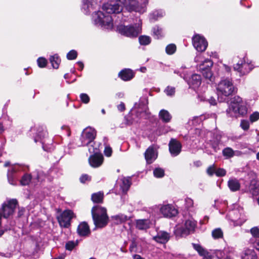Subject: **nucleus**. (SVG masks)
Segmentation results:
<instances>
[{
  "instance_id": "1",
  "label": "nucleus",
  "mask_w": 259,
  "mask_h": 259,
  "mask_svg": "<svg viewBox=\"0 0 259 259\" xmlns=\"http://www.w3.org/2000/svg\"><path fill=\"white\" fill-rule=\"evenodd\" d=\"M247 112L246 103L241 97L236 96L231 99L229 107L226 110L228 116L237 118L243 116Z\"/></svg>"
},
{
  "instance_id": "2",
  "label": "nucleus",
  "mask_w": 259,
  "mask_h": 259,
  "mask_svg": "<svg viewBox=\"0 0 259 259\" xmlns=\"http://www.w3.org/2000/svg\"><path fill=\"white\" fill-rule=\"evenodd\" d=\"M217 92L219 99L221 102H223L226 98L235 93L236 89L231 78H222L217 85Z\"/></svg>"
},
{
  "instance_id": "3",
  "label": "nucleus",
  "mask_w": 259,
  "mask_h": 259,
  "mask_svg": "<svg viewBox=\"0 0 259 259\" xmlns=\"http://www.w3.org/2000/svg\"><path fill=\"white\" fill-rule=\"evenodd\" d=\"M92 20L96 25L110 30L114 26L112 17L109 15H105L101 11H96L92 14Z\"/></svg>"
},
{
  "instance_id": "4",
  "label": "nucleus",
  "mask_w": 259,
  "mask_h": 259,
  "mask_svg": "<svg viewBox=\"0 0 259 259\" xmlns=\"http://www.w3.org/2000/svg\"><path fill=\"white\" fill-rule=\"evenodd\" d=\"M92 215L96 227L103 228L107 224L108 217L105 208L99 206H94L92 209Z\"/></svg>"
},
{
  "instance_id": "5",
  "label": "nucleus",
  "mask_w": 259,
  "mask_h": 259,
  "mask_svg": "<svg viewBox=\"0 0 259 259\" xmlns=\"http://www.w3.org/2000/svg\"><path fill=\"white\" fill-rule=\"evenodd\" d=\"M197 226V222L192 217H190L186 219L183 225H178L175 230L177 236L185 237L193 233Z\"/></svg>"
},
{
  "instance_id": "6",
  "label": "nucleus",
  "mask_w": 259,
  "mask_h": 259,
  "mask_svg": "<svg viewBox=\"0 0 259 259\" xmlns=\"http://www.w3.org/2000/svg\"><path fill=\"white\" fill-rule=\"evenodd\" d=\"M236 207L230 210L227 214V218L230 224L233 226H241L246 221L243 208L236 205Z\"/></svg>"
},
{
  "instance_id": "7",
  "label": "nucleus",
  "mask_w": 259,
  "mask_h": 259,
  "mask_svg": "<svg viewBox=\"0 0 259 259\" xmlns=\"http://www.w3.org/2000/svg\"><path fill=\"white\" fill-rule=\"evenodd\" d=\"M96 136V130L91 127H88L83 130L80 137L81 146H88L94 148L93 143Z\"/></svg>"
},
{
  "instance_id": "8",
  "label": "nucleus",
  "mask_w": 259,
  "mask_h": 259,
  "mask_svg": "<svg viewBox=\"0 0 259 259\" xmlns=\"http://www.w3.org/2000/svg\"><path fill=\"white\" fill-rule=\"evenodd\" d=\"M127 9L130 11H135L140 14L144 13L146 11V6L148 0H127Z\"/></svg>"
},
{
  "instance_id": "9",
  "label": "nucleus",
  "mask_w": 259,
  "mask_h": 259,
  "mask_svg": "<svg viewBox=\"0 0 259 259\" xmlns=\"http://www.w3.org/2000/svg\"><path fill=\"white\" fill-rule=\"evenodd\" d=\"M18 201L16 199L7 200L2 205L1 212H3V216L4 218H8L13 215L17 206Z\"/></svg>"
},
{
  "instance_id": "10",
  "label": "nucleus",
  "mask_w": 259,
  "mask_h": 259,
  "mask_svg": "<svg viewBox=\"0 0 259 259\" xmlns=\"http://www.w3.org/2000/svg\"><path fill=\"white\" fill-rule=\"evenodd\" d=\"M89 151L90 153L94 154L89 159L90 165L95 168L100 166L103 162L104 157L102 154L98 153V149L96 148L89 147Z\"/></svg>"
},
{
  "instance_id": "11",
  "label": "nucleus",
  "mask_w": 259,
  "mask_h": 259,
  "mask_svg": "<svg viewBox=\"0 0 259 259\" xmlns=\"http://www.w3.org/2000/svg\"><path fill=\"white\" fill-rule=\"evenodd\" d=\"M253 67L254 66L251 62L248 60H246L245 58L240 60L234 66V70L239 72L240 75H243L249 73Z\"/></svg>"
},
{
  "instance_id": "12",
  "label": "nucleus",
  "mask_w": 259,
  "mask_h": 259,
  "mask_svg": "<svg viewBox=\"0 0 259 259\" xmlns=\"http://www.w3.org/2000/svg\"><path fill=\"white\" fill-rule=\"evenodd\" d=\"M192 44L198 52H202L206 50L208 43L205 37L199 34H196L192 38Z\"/></svg>"
},
{
  "instance_id": "13",
  "label": "nucleus",
  "mask_w": 259,
  "mask_h": 259,
  "mask_svg": "<svg viewBox=\"0 0 259 259\" xmlns=\"http://www.w3.org/2000/svg\"><path fill=\"white\" fill-rule=\"evenodd\" d=\"M154 209H159L163 217L166 218H172L175 217L178 214L177 209L171 204H164L160 205V207L155 206Z\"/></svg>"
},
{
  "instance_id": "14",
  "label": "nucleus",
  "mask_w": 259,
  "mask_h": 259,
  "mask_svg": "<svg viewBox=\"0 0 259 259\" xmlns=\"http://www.w3.org/2000/svg\"><path fill=\"white\" fill-rule=\"evenodd\" d=\"M45 175L42 172H37L36 176L33 175V177L29 174H25L22 178L20 183L22 185H27L31 182L34 184H36L39 182H41L44 180Z\"/></svg>"
},
{
  "instance_id": "15",
  "label": "nucleus",
  "mask_w": 259,
  "mask_h": 259,
  "mask_svg": "<svg viewBox=\"0 0 259 259\" xmlns=\"http://www.w3.org/2000/svg\"><path fill=\"white\" fill-rule=\"evenodd\" d=\"M73 217L74 213L71 210H65L57 217V220L61 227L68 228L70 226V221Z\"/></svg>"
},
{
  "instance_id": "16",
  "label": "nucleus",
  "mask_w": 259,
  "mask_h": 259,
  "mask_svg": "<svg viewBox=\"0 0 259 259\" xmlns=\"http://www.w3.org/2000/svg\"><path fill=\"white\" fill-rule=\"evenodd\" d=\"M141 24L140 20H139L138 23L134 25L125 26L120 24L116 26V30L119 32H140L142 31Z\"/></svg>"
},
{
  "instance_id": "17",
  "label": "nucleus",
  "mask_w": 259,
  "mask_h": 259,
  "mask_svg": "<svg viewBox=\"0 0 259 259\" xmlns=\"http://www.w3.org/2000/svg\"><path fill=\"white\" fill-rule=\"evenodd\" d=\"M169 151L173 157L178 156L181 152L182 144L176 139H172L168 144Z\"/></svg>"
},
{
  "instance_id": "18",
  "label": "nucleus",
  "mask_w": 259,
  "mask_h": 259,
  "mask_svg": "<svg viewBox=\"0 0 259 259\" xmlns=\"http://www.w3.org/2000/svg\"><path fill=\"white\" fill-rule=\"evenodd\" d=\"M103 9L108 14H119L122 11L123 7L118 4L107 3L103 6Z\"/></svg>"
},
{
  "instance_id": "19",
  "label": "nucleus",
  "mask_w": 259,
  "mask_h": 259,
  "mask_svg": "<svg viewBox=\"0 0 259 259\" xmlns=\"http://www.w3.org/2000/svg\"><path fill=\"white\" fill-rule=\"evenodd\" d=\"M82 10L86 15H89L97 6V3L94 0H82Z\"/></svg>"
},
{
  "instance_id": "20",
  "label": "nucleus",
  "mask_w": 259,
  "mask_h": 259,
  "mask_svg": "<svg viewBox=\"0 0 259 259\" xmlns=\"http://www.w3.org/2000/svg\"><path fill=\"white\" fill-rule=\"evenodd\" d=\"M157 157V153L153 146L149 147L145 152V158L148 163H152Z\"/></svg>"
},
{
  "instance_id": "21",
  "label": "nucleus",
  "mask_w": 259,
  "mask_h": 259,
  "mask_svg": "<svg viewBox=\"0 0 259 259\" xmlns=\"http://www.w3.org/2000/svg\"><path fill=\"white\" fill-rule=\"evenodd\" d=\"M153 239L158 243L165 244L169 240L170 234L165 231H159Z\"/></svg>"
},
{
  "instance_id": "22",
  "label": "nucleus",
  "mask_w": 259,
  "mask_h": 259,
  "mask_svg": "<svg viewBox=\"0 0 259 259\" xmlns=\"http://www.w3.org/2000/svg\"><path fill=\"white\" fill-rule=\"evenodd\" d=\"M187 81L190 87L195 89L198 87L201 83V76L197 74H194Z\"/></svg>"
},
{
  "instance_id": "23",
  "label": "nucleus",
  "mask_w": 259,
  "mask_h": 259,
  "mask_svg": "<svg viewBox=\"0 0 259 259\" xmlns=\"http://www.w3.org/2000/svg\"><path fill=\"white\" fill-rule=\"evenodd\" d=\"M135 221L136 228L140 230H147L151 225V222L149 219H139Z\"/></svg>"
},
{
  "instance_id": "24",
  "label": "nucleus",
  "mask_w": 259,
  "mask_h": 259,
  "mask_svg": "<svg viewBox=\"0 0 259 259\" xmlns=\"http://www.w3.org/2000/svg\"><path fill=\"white\" fill-rule=\"evenodd\" d=\"M47 135V132L42 127H38L37 129L35 136L34 137V141L35 143L40 142L42 145H44L45 143L44 139Z\"/></svg>"
},
{
  "instance_id": "25",
  "label": "nucleus",
  "mask_w": 259,
  "mask_h": 259,
  "mask_svg": "<svg viewBox=\"0 0 259 259\" xmlns=\"http://www.w3.org/2000/svg\"><path fill=\"white\" fill-rule=\"evenodd\" d=\"M118 76L122 80L128 81L134 77V73L130 69H124L119 72Z\"/></svg>"
},
{
  "instance_id": "26",
  "label": "nucleus",
  "mask_w": 259,
  "mask_h": 259,
  "mask_svg": "<svg viewBox=\"0 0 259 259\" xmlns=\"http://www.w3.org/2000/svg\"><path fill=\"white\" fill-rule=\"evenodd\" d=\"M77 233L81 236L88 235L90 233L88 225L85 222L80 223L77 228Z\"/></svg>"
},
{
  "instance_id": "27",
  "label": "nucleus",
  "mask_w": 259,
  "mask_h": 259,
  "mask_svg": "<svg viewBox=\"0 0 259 259\" xmlns=\"http://www.w3.org/2000/svg\"><path fill=\"white\" fill-rule=\"evenodd\" d=\"M213 63L210 59H205L202 63L197 64V67L199 71H205L210 69Z\"/></svg>"
},
{
  "instance_id": "28",
  "label": "nucleus",
  "mask_w": 259,
  "mask_h": 259,
  "mask_svg": "<svg viewBox=\"0 0 259 259\" xmlns=\"http://www.w3.org/2000/svg\"><path fill=\"white\" fill-rule=\"evenodd\" d=\"M228 186L232 192H236L240 189V184L239 181L236 179H230L228 182Z\"/></svg>"
},
{
  "instance_id": "29",
  "label": "nucleus",
  "mask_w": 259,
  "mask_h": 259,
  "mask_svg": "<svg viewBox=\"0 0 259 259\" xmlns=\"http://www.w3.org/2000/svg\"><path fill=\"white\" fill-rule=\"evenodd\" d=\"M222 153L223 156L226 158H230L233 157L234 155H240L241 152L238 151H234L232 148L227 147L223 150Z\"/></svg>"
},
{
  "instance_id": "30",
  "label": "nucleus",
  "mask_w": 259,
  "mask_h": 259,
  "mask_svg": "<svg viewBox=\"0 0 259 259\" xmlns=\"http://www.w3.org/2000/svg\"><path fill=\"white\" fill-rule=\"evenodd\" d=\"M131 185L130 178H123L121 179V184L120 187L123 193H126L129 189Z\"/></svg>"
},
{
  "instance_id": "31",
  "label": "nucleus",
  "mask_w": 259,
  "mask_h": 259,
  "mask_svg": "<svg viewBox=\"0 0 259 259\" xmlns=\"http://www.w3.org/2000/svg\"><path fill=\"white\" fill-rule=\"evenodd\" d=\"M241 259H256V254L253 249H246L244 250Z\"/></svg>"
},
{
  "instance_id": "32",
  "label": "nucleus",
  "mask_w": 259,
  "mask_h": 259,
  "mask_svg": "<svg viewBox=\"0 0 259 259\" xmlns=\"http://www.w3.org/2000/svg\"><path fill=\"white\" fill-rule=\"evenodd\" d=\"M159 118L163 122H168L171 118V116L169 112L166 110L162 109L159 113Z\"/></svg>"
},
{
  "instance_id": "33",
  "label": "nucleus",
  "mask_w": 259,
  "mask_h": 259,
  "mask_svg": "<svg viewBox=\"0 0 259 259\" xmlns=\"http://www.w3.org/2000/svg\"><path fill=\"white\" fill-rule=\"evenodd\" d=\"M16 166H13L11 170H8L7 177L9 183L11 185H15L16 181L14 174L17 171Z\"/></svg>"
},
{
  "instance_id": "34",
  "label": "nucleus",
  "mask_w": 259,
  "mask_h": 259,
  "mask_svg": "<svg viewBox=\"0 0 259 259\" xmlns=\"http://www.w3.org/2000/svg\"><path fill=\"white\" fill-rule=\"evenodd\" d=\"M104 193L102 192L95 193L92 195V200L94 203H100L103 202Z\"/></svg>"
},
{
  "instance_id": "35",
  "label": "nucleus",
  "mask_w": 259,
  "mask_h": 259,
  "mask_svg": "<svg viewBox=\"0 0 259 259\" xmlns=\"http://www.w3.org/2000/svg\"><path fill=\"white\" fill-rule=\"evenodd\" d=\"M50 61L53 68L58 69L61 62V59L58 55L55 54L50 57Z\"/></svg>"
},
{
  "instance_id": "36",
  "label": "nucleus",
  "mask_w": 259,
  "mask_h": 259,
  "mask_svg": "<svg viewBox=\"0 0 259 259\" xmlns=\"http://www.w3.org/2000/svg\"><path fill=\"white\" fill-rule=\"evenodd\" d=\"M112 218L115 221V223L117 224L124 222L128 220L127 215L121 213L114 215Z\"/></svg>"
},
{
  "instance_id": "37",
  "label": "nucleus",
  "mask_w": 259,
  "mask_h": 259,
  "mask_svg": "<svg viewBox=\"0 0 259 259\" xmlns=\"http://www.w3.org/2000/svg\"><path fill=\"white\" fill-rule=\"evenodd\" d=\"M164 15V12L161 10L155 11L150 14V20L151 21H156L158 18L162 17Z\"/></svg>"
},
{
  "instance_id": "38",
  "label": "nucleus",
  "mask_w": 259,
  "mask_h": 259,
  "mask_svg": "<svg viewBox=\"0 0 259 259\" xmlns=\"http://www.w3.org/2000/svg\"><path fill=\"white\" fill-rule=\"evenodd\" d=\"M211 235L213 239H218L223 237V232L221 228H216L212 231Z\"/></svg>"
},
{
  "instance_id": "39",
  "label": "nucleus",
  "mask_w": 259,
  "mask_h": 259,
  "mask_svg": "<svg viewBox=\"0 0 259 259\" xmlns=\"http://www.w3.org/2000/svg\"><path fill=\"white\" fill-rule=\"evenodd\" d=\"M192 245L193 248L198 252L200 255H205L207 254V251L199 244L193 243Z\"/></svg>"
},
{
  "instance_id": "40",
  "label": "nucleus",
  "mask_w": 259,
  "mask_h": 259,
  "mask_svg": "<svg viewBox=\"0 0 259 259\" xmlns=\"http://www.w3.org/2000/svg\"><path fill=\"white\" fill-rule=\"evenodd\" d=\"M139 41L141 45L146 46L149 45L150 43L151 38L147 35H141L139 37Z\"/></svg>"
},
{
  "instance_id": "41",
  "label": "nucleus",
  "mask_w": 259,
  "mask_h": 259,
  "mask_svg": "<svg viewBox=\"0 0 259 259\" xmlns=\"http://www.w3.org/2000/svg\"><path fill=\"white\" fill-rule=\"evenodd\" d=\"M176 46L174 44L167 45L165 48V52L168 55H172L176 51Z\"/></svg>"
},
{
  "instance_id": "42",
  "label": "nucleus",
  "mask_w": 259,
  "mask_h": 259,
  "mask_svg": "<svg viewBox=\"0 0 259 259\" xmlns=\"http://www.w3.org/2000/svg\"><path fill=\"white\" fill-rule=\"evenodd\" d=\"M153 175L156 178H162L164 175V170L163 169L160 167L156 168L153 170Z\"/></svg>"
},
{
  "instance_id": "43",
  "label": "nucleus",
  "mask_w": 259,
  "mask_h": 259,
  "mask_svg": "<svg viewBox=\"0 0 259 259\" xmlns=\"http://www.w3.org/2000/svg\"><path fill=\"white\" fill-rule=\"evenodd\" d=\"M185 202L186 208L190 211H192L194 207L193 200L190 198H186Z\"/></svg>"
},
{
  "instance_id": "44",
  "label": "nucleus",
  "mask_w": 259,
  "mask_h": 259,
  "mask_svg": "<svg viewBox=\"0 0 259 259\" xmlns=\"http://www.w3.org/2000/svg\"><path fill=\"white\" fill-rule=\"evenodd\" d=\"M250 232L253 237V240L259 239V228L257 227H254L250 230Z\"/></svg>"
},
{
  "instance_id": "45",
  "label": "nucleus",
  "mask_w": 259,
  "mask_h": 259,
  "mask_svg": "<svg viewBox=\"0 0 259 259\" xmlns=\"http://www.w3.org/2000/svg\"><path fill=\"white\" fill-rule=\"evenodd\" d=\"M77 57V52L74 50L70 51L66 55L67 59L69 60L75 59Z\"/></svg>"
},
{
  "instance_id": "46",
  "label": "nucleus",
  "mask_w": 259,
  "mask_h": 259,
  "mask_svg": "<svg viewBox=\"0 0 259 259\" xmlns=\"http://www.w3.org/2000/svg\"><path fill=\"white\" fill-rule=\"evenodd\" d=\"M164 93L168 96H174L175 94V88L173 87L168 86L164 90Z\"/></svg>"
},
{
  "instance_id": "47",
  "label": "nucleus",
  "mask_w": 259,
  "mask_h": 259,
  "mask_svg": "<svg viewBox=\"0 0 259 259\" xmlns=\"http://www.w3.org/2000/svg\"><path fill=\"white\" fill-rule=\"evenodd\" d=\"M203 76L206 79H209V80H211L212 77V73L211 72L210 69L208 70H205V71H200Z\"/></svg>"
},
{
  "instance_id": "48",
  "label": "nucleus",
  "mask_w": 259,
  "mask_h": 259,
  "mask_svg": "<svg viewBox=\"0 0 259 259\" xmlns=\"http://www.w3.org/2000/svg\"><path fill=\"white\" fill-rule=\"evenodd\" d=\"M77 244V242L69 241L66 243L65 248L67 250H72Z\"/></svg>"
},
{
  "instance_id": "49",
  "label": "nucleus",
  "mask_w": 259,
  "mask_h": 259,
  "mask_svg": "<svg viewBox=\"0 0 259 259\" xmlns=\"http://www.w3.org/2000/svg\"><path fill=\"white\" fill-rule=\"evenodd\" d=\"M209 118H212L215 119L217 118V115L214 113H210V114L207 113V114H205L204 115H201L199 117H196V118L199 119L201 120L202 119H205Z\"/></svg>"
},
{
  "instance_id": "50",
  "label": "nucleus",
  "mask_w": 259,
  "mask_h": 259,
  "mask_svg": "<svg viewBox=\"0 0 259 259\" xmlns=\"http://www.w3.org/2000/svg\"><path fill=\"white\" fill-rule=\"evenodd\" d=\"M37 63L40 68L45 67L47 64V60L43 57H39L37 59Z\"/></svg>"
},
{
  "instance_id": "51",
  "label": "nucleus",
  "mask_w": 259,
  "mask_h": 259,
  "mask_svg": "<svg viewBox=\"0 0 259 259\" xmlns=\"http://www.w3.org/2000/svg\"><path fill=\"white\" fill-rule=\"evenodd\" d=\"M215 170H216V168H215V165L212 164V165L209 166L207 168V169L206 170V172H207V174L209 176H212L214 175V174L215 173Z\"/></svg>"
},
{
  "instance_id": "52",
  "label": "nucleus",
  "mask_w": 259,
  "mask_h": 259,
  "mask_svg": "<svg viewBox=\"0 0 259 259\" xmlns=\"http://www.w3.org/2000/svg\"><path fill=\"white\" fill-rule=\"evenodd\" d=\"M215 174L217 177H223L226 175V171L222 168H216Z\"/></svg>"
},
{
  "instance_id": "53",
  "label": "nucleus",
  "mask_w": 259,
  "mask_h": 259,
  "mask_svg": "<svg viewBox=\"0 0 259 259\" xmlns=\"http://www.w3.org/2000/svg\"><path fill=\"white\" fill-rule=\"evenodd\" d=\"M80 98L81 101L83 103L87 104L90 101V97L87 94H84V93L81 94L80 95Z\"/></svg>"
},
{
  "instance_id": "54",
  "label": "nucleus",
  "mask_w": 259,
  "mask_h": 259,
  "mask_svg": "<svg viewBox=\"0 0 259 259\" xmlns=\"http://www.w3.org/2000/svg\"><path fill=\"white\" fill-rule=\"evenodd\" d=\"M250 120L251 122H255L259 119V113L254 112L250 115Z\"/></svg>"
},
{
  "instance_id": "55",
  "label": "nucleus",
  "mask_w": 259,
  "mask_h": 259,
  "mask_svg": "<svg viewBox=\"0 0 259 259\" xmlns=\"http://www.w3.org/2000/svg\"><path fill=\"white\" fill-rule=\"evenodd\" d=\"M240 126L241 128L244 131H246L248 130L249 127V122L245 120H242L240 123Z\"/></svg>"
},
{
  "instance_id": "56",
  "label": "nucleus",
  "mask_w": 259,
  "mask_h": 259,
  "mask_svg": "<svg viewBox=\"0 0 259 259\" xmlns=\"http://www.w3.org/2000/svg\"><path fill=\"white\" fill-rule=\"evenodd\" d=\"M104 153L105 156L107 157L111 156L112 153V148L110 146H106L105 147Z\"/></svg>"
},
{
  "instance_id": "57",
  "label": "nucleus",
  "mask_w": 259,
  "mask_h": 259,
  "mask_svg": "<svg viewBox=\"0 0 259 259\" xmlns=\"http://www.w3.org/2000/svg\"><path fill=\"white\" fill-rule=\"evenodd\" d=\"M91 180V177L88 175H82L80 177V181L82 183H84L87 181H90Z\"/></svg>"
},
{
  "instance_id": "58",
  "label": "nucleus",
  "mask_w": 259,
  "mask_h": 259,
  "mask_svg": "<svg viewBox=\"0 0 259 259\" xmlns=\"http://www.w3.org/2000/svg\"><path fill=\"white\" fill-rule=\"evenodd\" d=\"M204 60L203 56L200 54H197L194 58V61L198 64L202 63Z\"/></svg>"
},
{
  "instance_id": "59",
  "label": "nucleus",
  "mask_w": 259,
  "mask_h": 259,
  "mask_svg": "<svg viewBox=\"0 0 259 259\" xmlns=\"http://www.w3.org/2000/svg\"><path fill=\"white\" fill-rule=\"evenodd\" d=\"M137 242H136V241L135 240H133L132 241V242H131V244L130 246V251L131 252H133V251H136V248H137Z\"/></svg>"
},
{
  "instance_id": "60",
  "label": "nucleus",
  "mask_w": 259,
  "mask_h": 259,
  "mask_svg": "<svg viewBox=\"0 0 259 259\" xmlns=\"http://www.w3.org/2000/svg\"><path fill=\"white\" fill-rule=\"evenodd\" d=\"M250 243L253 244L254 247L259 250V239L255 240V241L253 240V239H251L250 240Z\"/></svg>"
},
{
  "instance_id": "61",
  "label": "nucleus",
  "mask_w": 259,
  "mask_h": 259,
  "mask_svg": "<svg viewBox=\"0 0 259 259\" xmlns=\"http://www.w3.org/2000/svg\"><path fill=\"white\" fill-rule=\"evenodd\" d=\"M124 36L130 37V38H135L138 36V33H122Z\"/></svg>"
},
{
  "instance_id": "62",
  "label": "nucleus",
  "mask_w": 259,
  "mask_h": 259,
  "mask_svg": "<svg viewBox=\"0 0 259 259\" xmlns=\"http://www.w3.org/2000/svg\"><path fill=\"white\" fill-rule=\"evenodd\" d=\"M117 109L120 111H123L125 110V105L123 102H121L118 106Z\"/></svg>"
},
{
  "instance_id": "63",
  "label": "nucleus",
  "mask_w": 259,
  "mask_h": 259,
  "mask_svg": "<svg viewBox=\"0 0 259 259\" xmlns=\"http://www.w3.org/2000/svg\"><path fill=\"white\" fill-rule=\"evenodd\" d=\"M208 102L211 105H215L217 104V101L213 97H210L208 99Z\"/></svg>"
},
{
  "instance_id": "64",
  "label": "nucleus",
  "mask_w": 259,
  "mask_h": 259,
  "mask_svg": "<svg viewBox=\"0 0 259 259\" xmlns=\"http://www.w3.org/2000/svg\"><path fill=\"white\" fill-rule=\"evenodd\" d=\"M124 97V93L122 92H118L115 95V98L116 99H121Z\"/></svg>"
}]
</instances>
